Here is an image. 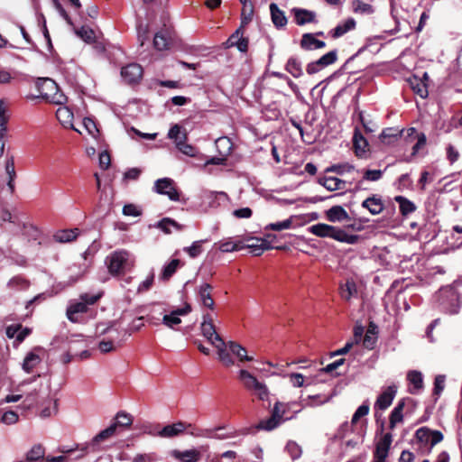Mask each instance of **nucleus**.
Returning <instances> with one entry per match:
<instances>
[{
	"label": "nucleus",
	"instance_id": "1",
	"mask_svg": "<svg viewBox=\"0 0 462 462\" xmlns=\"http://www.w3.org/2000/svg\"><path fill=\"white\" fill-rule=\"evenodd\" d=\"M202 335L217 348L218 358L222 364L227 367L235 364L231 355L226 349V343L217 333L216 327L213 324L212 316L209 313L203 315V321L200 326Z\"/></svg>",
	"mask_w": 462,
	"mask_h": 462
},
{
	"label": "nucleus",
	"instance_id": "2",
	"mask_svg": "<svg viewBox=\"0 0 462 462\" xmlns=\"http://www.w3.org/2000/svg\"><path fill=\"white\" fill-rule=\"evenodd\" d=\"M106 264L111 275L120 276L132 270L134 261L128 251L122 249L106 256Z\"/></svg>",
	"mask_w": 462,
	"mask_h": 462
},
{
	"label": "nucleus",
	"instance_id": "3",
	"mask_svg": "<svg viewBox=\"0 0 462 462\" xmlns=\"http://www.w3.org/2000/svg\"><path fill=\"white\" fill-rule=\"evenodd\" d=\"M310 232L320 237H330L337 241L348 245H355L358 242L359 236L348 234L346 230L329 226L327 224H317L310 226Z\"/></svg>",
	"mask_w": 462,
	"mask_h": 462
},
{
	"label": "nucleus",
	"instance_id": "4",
	"mask_svg": "<svg viewBox=\"0 0 462 462\" xmlns=\"http://www.w3.org/2000/svg\"><path fill=\"white\" fill-rule=\"evenodd\" d=\"M42 98L54 105H64L68 97L60 89L57 83L51 79H42L36 83Z\"/></svg>",
	"mask_w": 462,
	"mask_h": 462
},
{
	"label": "nucleus",
	"instance_id": "5",
	"mask_svg": "<svg viewBox=\"0 0 462 462\" xmlns=\"http://www.w3.org/2000/svg\"><path fill=\"white\" fill-rule=\"evenodd\" d=\"M239 380L242 382L244 387L250 391L254 395H255L259 400L265 401L268 400L269 391L266 385L261 382H259L255 376L250 374L248 371L245 369H241L239 371Z\"/></svg>",
	"mask_w": 462,
	"mask_h": 462
},
{
	"label": "nucleus",
	"instance_id": "6",
	"mask_svg": "<svg viewBox=\"0 0 462 462\" xmlns=\"http://www.w3.org/2000/svg\"><path fill=\"white\" fill-rule=\"evenodd\" d=\"M286 403L276 402L271 411V416L259 421L256 426L257 430H273L281 423L285 421L283 415L286 411Z\"/></svg>",
	"mask_w": 462,
	"mask_h": 462
},
{
	"label": "nucleus",
	"instance_id": "7",
	"mask_svg": "<svg viewBox=\"0 0 462 462\" xmlns=\"http://www.w3.org/2000/svg\"><path fill=\"white\" fill-rule=\"evenodd\" d=\"M154 190L159 194L168 196L172 201L180 200V191L175 187L174 181L170 178L157 180L154 183Z\"/></svg>",
	"mask_w": 462,
	"mask_h": 462
},
{
	"label": "nucleus",
	"instance_id": "8",
	"mask_svg": "<svg viewBox=\"0 0 462 462\" xmlns=\"http://www.w3.org/2000/svg\"><path fill=\"white\" fill-rule=\"evenodd\" d=\"M246 243H244L245 248L250 249V252L255 255H261L265 250L268 249H277V250H285V245H267L263 238H256V237H249L246 240Z\"/></svg>",
	"mask_w": 462,
	"mask_h": 462
},
{
	"label": "nucleus",
	"instance_id": "9",
	"mask_svg": "<svg viewBox=\"0 0 462 462\" xmlns=\"http://www.w3.org/2000/svg\"><path fill=\"white\" fill-rule=\"evenodd\" d=\"M143 69L138 63H130L121 69V76L129 85L137 84L143 78Z\"/></svg>",
	"mask_w": 462,
	"mask_h": 462
},
{
	"label": "nucleus",
	"instance_id": "10",
	"mask_svg": "<svg viewBox=\"0 0 462 462\" xmlns=\"http://www.w3.org/2000/svg\"><path fill=\"white\" fill-rule=\"evenodd\" d=\"M337 58V51H331L320 57L319 60L309 63L306 70L309 74H315L322 69L335 63Z\"/></svg>",
	"mask_w": 462,
	"mask_h": 462
},
{
	"label": "nucleus",
	"instance_id": "11",
	"mask_svg": "<svg viewBox=\"0 0 462 462\" xmlns=\"http://www.w3.org/2000/svg\"><path fill=\"white\" fill-rule=\"evenodd\" d=\"M397 393V386L393 384L385 388L383 393L377 397V400L374 403V408L384 411L386 410L393 402Z\"/></svg>",
	"mask_w": 462,
	"mask_h": 462
},
{
	"label": "nucleus",
	"instance_id": "12",
	"mask_svg": "<svg viewBox=\"0 0 462 462\" xmlns=\"http://www.w3.org/2000/svg\"><path fill=\"white\" fill-rule=\"evenodd\" d=\"M393 441L391 433H386L376 444L374 462H385L388 451Z\"/></svg>",
	"mask_w": 462,
	"mask_h": 462
},
{
	"label": "nucleus",
	"instance_id": "13",
	"mask_svg": "<svg viewBox=\"0 0 462 462\" xmlns=\"http://www.w3.org/2000/svg\"><path fill=\"white\" fill-rule=\"evenodd\" d=\"M213 287L209 283H203L198 289V296L201 304L210 310H214L215 301L212 298Z\"/></svg>",
	"mask_w": 462,
	"mask_h": 462
},
{
	"label": "nucleus",
	"instance_id": "14",
	"mask_svg": "<svg viewBox=\"0 0 462 462\" xmlns=\"http://www.w3.org/2000/svg\"><path fill=\"white\" fill-rule=\"evenodd\" d=\"M102 333L106 334V337L108 340H111L118 347L122 346L127 335L126 329L116 328L114 326L106 328Z\"/></svg>",
	"mask_w": 462,
	"mask_h": 462
},
{
	"label": "nucleus",
	"instance_id": "15",
	"mask_svg": "<svg viewBox=\"0 0 462 462\" xmlns=\"http://www.w3.org/2000/svg\"><path fill=\"white\" fill-rule=\"evenodd\" d=\"M407 380L410 383L409 393L411 394L419 393L423 388L422 374L417 370L409 371Z\"/></svg>",
	"mask_w": 462,
	"mask_h": 462
},
{
	"label": "nucleus",
	"instance_id": "16",
	"mask_svg": "<svg viewBox=\"0 0 462 462\" xmlns=\"http://www.w3.org/2000/svg\"><path fill=\"white\" fill-rule=\"evenodd\" d=\"M171 455L180 462H199L201 459V453L195 448L184 451L175 449Z\"/></svg>",
	"mask_w": 462,
	"mask_h": 462
},
{
	"label": "nucleus",
	"instance_id": "17",
	"mask_svg": "<svg viewBox=\"0 0 462 462\" xmlns=\"http://www.w3.org/2000/svg\"><path fill=\"white\" fill-rule=\"evenodd\" d=\"M5 169L8 176L7 186L10 192L13 194L14 192V180L16 178L14 156L13 154H6Z\"/></svg>",
	"mask_w": 462,
	"mask_h": 462
},
{
	"label": "nucleus",
	"instance_id": "18",
	"mask_svg": "<svg viewBox=\"0 0 462 462\" xmlns=\"http://www.w3.org/2000/svg\"><path fill=\"white\" fill-rule=\"evenodd\" d=\"M362 207L366 208L372 215L380 214L383 208V203L379 196L374 195L362 202Z\"/></svg>",
	"mask_w": 462,
	"mask_h": 462
},
{
	"label": "nucleus",
	"instance_id": "19",
	"mask_svg": "<svg viewBox=\"0 0 462 462\" xmlns=\"http://www.w3.org/2000/svg\"><path fill=\"white\" fill-rule=\"evenodd\" d=\"M186 429V423L178 421L171 425L164 426L162 430L159 431V436L162 438H173L182 433Z\"/></svg>",
	"mask_w": 462,
	"mask_h": 462
},
{
	"label": "nucleus",
	"instance_id": "20",
	"mask_svg": "<svg viewBox=\"0 0 462 462\" xmlns=\"http://www.w3.org/2000/svg\"><path fill=\"white\" fill-rule=\"evenodd\" d=\"M292 12L295 16V22L299 25H304L306 23H314L316 21V14L312 11L301 8H294Z\"/></svg>",
	"mask_w": 462,
	"mask_h": 462
},
{
	"label": "nucleus",
	"instance_id": "21",
	"mask_svg": "<svg viewBox=\"0 0 462 462\" xmlns=\"http://www.w3.org/2000/svg\"><path fill=\"white\" fill-rule=\"evenodd\" d=\"M330 222H342L350 220L348 213L341 206H333L326 212Z\"/></svg>",
	"mask_w": 462,
	"mask_h": 462
},
{
	"label": "nucleus",
	"instance_id": "22",
	"mask_svg": "<svg viewBox=\"0 0 462 462\" xmlns=\"http://www.w3.org/2000/svg\"><path fill=\"white\" fill-rule=\"evenodd\" d=\"M116 430V425H110L106 429L101 430L97 435H96L93 439L91 440V443L89 446L91 447L93 451H96L98 449V445L102 441L111 438L115 435Z\"/></svg>",
	"mask_w": 462,
	"mask_h": 462
},
{
	"label": "nucleus",
	"instance_id": "23",
	"mask_svg": "<svg viewBox=\"0 0 462 462\" xmlns=\"http://www.w3.org/2000/svg\"><path fill=\"white\" fill-rule=\"evenodd\" d=\"M271 17L276 28L284 27L287 24V17L285 13L281 10L274 3L270 5Z\"/></svg>",
	"mask_w": 462,
	"mask_h": 462
},
{
	"label": "nucleus",
	"instance_id": "24",
	"mask_svg": "<svg viewBox=\"0 0 462 462\" xmlns=\"http://www.w3.org/2000/svg\"><path fill=\"white\" fill-rule=\"evenodd\" d=\"M184 263H182L180 259H172L169 263L164 265L160 274V280L163 282H168L173 274L177 272L180 266H183Z\"/></svg>",
	"mask_w": 462,
	"mask_h": 462
},
{
	"label": "nucleus",
	"instance_id": "25",
	"mask_svg": "<svg viewBox=\"0 0 462 462\" xmlns=\"http://www.w3.org/2000/svg\"><path fill=\"white\" fill-rule=\"evenodd\" d=\"M301 47L306 50H317L322 49L326 46L323 41H319L314 37L311 33H306L302 36L300 42Z\"/></svg>",
	"mask_w": 462,
	"mask_h": 462
},
{
	"label": "nucleus",
	"instance_id": "26",
	"mask_svg": "<svg viewBox=\"0 0 462 462\" xmlns=\"http://www.w3.org/2000/svg\"><path fill=\"white\" fill-rule=\"evenodd\" d=\"M230 352L237 356L240 362L253 361L254 357L247 355V351L245 347L236 342L229 341L227 343Z\"/></svg>",
	"mask_w": 462,
	"mask_h": 462
},
{
	"label": "nucleus",
	"instance_id": "27",
	"mask_svg": "<svg viewBox=\"0 0 462 462\" xmlns=\"http://www.w3.org/2000/svg\"><path fill=\"white\" fill-rule=\"evenodd\" d=\"M409 83L413 91L420 97L424 98L428 96L427 84L422 79L413 76L409 79Z\"/></svg>",
	"mask_w": 462,
	"mask_h": 462
},
{
	"label": "nucleus",
	"instance_id": "28",
	"mask_svg": "<svg viewBox=\"0 0 462 462\" xmlns=\"http://www.w3.org/2000/svg\"><path fill=\"white\" fill-rule=\"evenodd\" d=\"M79 235V229H64L54 234V240L58 243H69L74 241Z\"/></svg>",
	"mask_w": 462,
	"mask_h": 462
},
{
	"label": "nucleus",
	"instance_id": "29",
	"mask_svg": "<svg viewBox=\"0 0 462 462\" xmlns=\"http://www.w3.org/2000/svg\"><path fill=\"white\" fill-rule=\"evenodd\" d=\"M171 38L168 36L167 32L160 31L155 33L153 38V46L158 51L169 49L171 45Z\"/></svg>",
	"mask_w": 462,
	"mask_h": 462
},
{
	"label": "nucleus",
	"instance_id": "30",
	"mask_svg": "<svg viewBox=\"0 0 462 462\" xmlns=\"http://www.w3.org/2000/svg\"><path fill=\"white\" fill-rule=\"evenodd\" d=\"M88 310V305L80 300L79 302L70 305L67 309V317L71 322H78V319L75 317L78 313H86Z\"/></svg>",
	"mask_w": 462,
	"mask_h": 462
},
{
	"label": "nucleus",
	"instance_id": "31",
	"mask_svg": "<svg viewBox=\"0 0 462 462\" xmlns=\"http://www.w3.org/2000/svg\"><path fill=\"white\" fill-rule=\"evenodd\" d=\"M353 143L356 155L362 156L366 152L368 143L358 130L355 131Z\"/></svg>",
	"mask_w": 462,
	"mask_h": 462
},
{
	"label": "nucleus",
	"instance_id": "32",
	"mask_svg": "<svg viewBox=\"0 0 462 462\" xmlns=\"http://www.w3.org/2000/svg\"><path fill=\"white\" fill-rule=\"evenodd\" d=\"M404 406H405V400L402 399L398 402L396 407H394V409L392 411L391 415H390V421H389V425H390L391 429H393L397 423L402 421V419H403L402 411L404 409Z\"/></svg>",
	"mask_w": 462,
	"mask_h": 462
},
{
	"label": "nucleus",
	"instance_id": "33",
	"mask_svg": "<svg viewBox=\"0 0 462 462\" xmlns=\"http://www.w3.org/2000/svg\"><path fill=\"white\" fill-rule=\"evenodd\" d=\"M215 143L220 156L226 158L233 150V143L228 137H220L216 140Z\"/></svg>",
	"mask_w": 462,
	"mask_h": 462
},
{
	"label": "nucleus",
	"instance_id": "34",
	"mask_svg": "<svg viewBox=\"0 0 462 462\" xmlns=\"http://www.w3.org/2000/svg\"><path fill=\"white\" fill-rule=\"evenodd\" d=\"M340 296L345 300H350L352 297L357 294L356 285L354 281L347 280L345 284L340 286Z\"/></svg>",
	"mask_w": 462,
	"mask_h": 462
},
{
	"label": "nucleus",
	"instance_id": "35",
	"mask_svg": "<svg viewBox=\"0 0 462 462\" xmlns=\"http://www.w3.org/2000/svg\"><path fill=\"white\" fill-rule=\"evenodd\" d=\"M356 27V21L353 18L346 19L343 23L338 24L331 32L333 38H338L353 30Z\"/></svg>",
	"mask_w": 462,
	"mask_h": 462
},
{
	"label": "nucleus",
	"instance_id": "36",
	"mask_svg": "<svg viewBox=\"0 0 462 462\" xmlns=\"http://www.w3.org/2000/svg\"><path fill=\"white\" fill-rule=\"evenodd\" d=\"M56 117L60 122V124L64 126L71 125L72 126V119L73 114L72 112L66 106L59 107L56 111Z\"/></svg>",
	"mask_w": 462,
	"mask_h": 462
},
{
	"label": "nucleus",
	"instance_id": "37",
	"mask_svg": "<svg viewBox=\"0 0 462 462\" xmlns=\"http://www.w3.org/2000/svg\"><path fill=\"white\" fill-rule=\"evenodd\" d=\"M218 249L223 253H229L234 251H239L245 248L244 242L237 241L233 242L232 240L220 241L218 244Z\"/></svg>",
	"mask_w": 462,
	"mask_h": 462
},
{
	"label": "nucleus",
	"instance_id": "38",
	"mask_svg": "<svg viewBox=\"0 0 462 462\" xmlns=\"http://www.w3.org/2000/svg\"><path fill=\"white\" fill-rule=\"evenodd\" d=\"M41 362V357L34 352H30L26 355L23 363V369L30 374L32 372L34 367Z\"/></svg>",
	"mask_w": 462,
	"mask_h": 462
},
{
	"label": "nucleus",
	"instance_id": "39",
	"mask_svg": "<svg viewBox=\"0 0 462 462\" xmlns=\"http://www.w3.org/2000/svg\"><path fill=\"white\" fill-rule=\"evenodd\" d=\"M352 9L354 13L360 14H371L374 12V7L370 4L365 3L362 0H353Z\"/></svg>",
	"mask_w": 462,
	"mask_h": 462
},
{
	"label": "nucleus",
	"instance_id": "40",
	"mask_svg": "<svg viewBox=\"0 0 462 462\" xmlns=\"http://www.w3.org/2000/svg\"><path fill=\"white\" fill-rule=\"evenodd\" d=\"M320 183L331 191L340 189L344 185V181L337 177H326L320 180Z\"/></svg>",
	"mask_w": 462,
	"mask_h": 462
},
{
	"label": "nucleus",
	"instance_id": "41",
	"mask_svg": "<svg viewBox=\"0 0 462 462\" xmlns=\"http://www.w3.org/2000/svg\"><path fill=\"white\" fill-rule=\"evenodd\" d=\"M395 200L399 203L400 211L403 216L411 214L416 208L411 201L402 196H397Z\"/></svg>",
	"mask_w": 462,
	"mask_h": 462
},
{
	"label": "nucleus",
	"instance_id": "42",
	"mask_svg": "<svg viewBox=\"0 0 462 462\" xmlns=\"http://www.w3.org/2000/svg\"><path fill=\"white\" fill-rule=\"evenodd\" d=\"M133 423V418L129 413L125 411H119L116 416V422L112 425H116L117 427L127 428Z\"/></svg>",
	"mask_w": 462,
	"mask_h": 462
},
{
	"label": "nucleus",
	"instance_id": "43",
	"mask_svg": "<svg viewBox=\"0 0 462 462\" xmlns=\"http://www.w3.org/2000/svg\"><path fill=\"white\" fill-rule=\"evenodd\" d=\"M29 282L23 276H14L8 282V287L17 290H24L29 287Z\"/></svg>",
	"mask_w": 462,
	"mask_h": 462
},
{
	"label": "nucleus",
	"instance_id": "44",
	"mask_svg": "<svg viewBox=\"0 0 462 462\" xmlns=\"http://www.w3.org/2000/svg\"><path fill=\"white\" fill-rule=\"evenodd\" d=\"M76 34L88 43L92 42L95 39L94 31L87 26H81V28L76 30Z\"/></svg>",
	"mask_w": 462,
	"mask_h": 462
},
{
	"label": "nucleus",
	"instance_id": "45",
	"mask_svg": "<svg viewBox=\"0 0 462 462\" xmlns=\"http://www.w3.org/2000/svg\"><path fill=\"white\" fill-rule=\"evenodd\" d=\"M202 243L203 241H195L192 243L190 246L184 247V252H186L191 258H196L199 256L202 251Z\"/></svg>",
	"mask_w": 462,
	"mask_h": 462
},
{
	"label": "nucleus",
	"instance_id": "46",
	"mask_svg": "<svg viewBox=\"0 0 462 462\" xmlns=\"http://www.w3.org/2000/svg\"><path fill=\"white\" fill-rule=\"evenodd\" d=\"M9 120V115H7V111L4 106V101L0 100V132L2 134H6L7 132V123Z\"/></svg>",
	"mask_w": 462,
	"mask_h": 462
},
{
	"label": "nucleus",
	"instance_id": "47",
	"mask_svg": "<svg viewBox=\"0 0 462 462\" xmlns=\"http://www.w3.org/2000/svg\"><path fill=\"white\" fill-rule=\"evenodd\" d=\"M431 430L427 427H421L415 432V438L421 443H429L430 438Z\"/></svg>",
	"mask_w": 462,
	"mask_h": 462
},
{
	"label": "nucleus",
	"instance_id": "48",
	"mask_svg": "<svg viewBox=\"0 0 462 462\" xmlns=\"http://www.w3.org/2000/svg\"><path fill=\"white\" fill-rule=\"evenodd\" d=\"M177 148L184 154L194 157L197 152V149L191 144L186 143L183 141L177 142Z\"/></svg>",
	"mask_w": 462,
	"mask_h": 462
},
{
	"label": "nucleus",
	"instance_id": "49",
	"mask_svg": "<svg viewBox=\"0 0 462 462\" xmlns=\"http://www.w3.org/2000/svg\"><path fill=\"white\" fill-rule=\"evenodd\" d=\"M123 214L127 217H139L142 215V210L134 204L129 203L123 207Z\"/></svg>",
	"mask_w": 462,
	"mask_h": 462
},
{
	"label": "nucleus",
	"instance_id": "50",
	"mask_svg": "<svg viewBox=\"0 0 462 462\" xmlns=\"http://www.w3.org/2000/svg\"><path fill=\"white\" fill-rule=\"evenodd\" d=\"M118 346L115 345L111 340H108L106 337L103 338L99 344L98 348L101 353L106 354L116 350Z\"/></svg>",
	"mask_w": 462,
	"mask_h": 462
},
{
	"label": "nucleus",
	"instance_id": "51",
	"mask_svg": "<svg viewBox=\"0 0 462 462\" xmlns=\"http://www.w3.org/2000/svg\"><path fill=\"white\" fill-rule=\"evenodd\" d=\"M162 322L165 326L173 328L174 326L181 323V319L171 312L163 316Z\"/></svg>",
	"mask_w": 462,
	"mask_h": 462
},
{
	"label": "nucleus",
	"instance_id": "52",
	"mask_svg": "<svg viewBox=\"0 0 462 462\" xmlns=\"http://www.w3.org/2000/svg\"><path fill=\"white\" fill-rule=\"evenodd\" d=\"M397 133L393 128H388L383 131V133L380 135L381 141L383 143H390L397 139Z\"/></svg>",
	"mask_w": 462,
	"mask_h": 462
},
{
	"label": "nucleus",
	"instance_id": "53",
	"mask_svg": "<svg viewBox=\"0 0 462 462\" xmlns=\"http://www.w3.org/2000/svg\"><path fill=\"white\" fill-rule=\"evenodd\" d=\"M383 176L381 170H366L364 171L363 179L368 181L379 180Z\"/></svg>",
	"mask_w": 462,
	"mask_h": 462
},
{
	"label": "nucleus",
	"instance_id": "54",
	"mask_svg": "<svg viewBox=\"0 0 462 462\" xmlns=\"http://www.w3.org/2000/svg\"><path fill=\"white\" fill-rule=\"evenodd\" d=\"M103 296V292L100 291L97 294L83 293L80 295V300H83L87 305H93Z\"/></svg>",
	"mask_w": 462,
	"mask_h": 462
},
{
	"label": "nucleus",
	"instance_id": "55",
	"mask_svg": "<svg viewBox=\"0 0 462 462\" xmlns=\"http://www.w3.org/2000/svg\"><path fill=\"white\" fill-rule=\"evenodd\" d=\"M19 416L16 412L8 411L2 415L1 421L5 424L11 425L17 422Z\"/></svg>",
	"mask_w": 462,
	"mask_h": 462
},
{
	"label": "nucleus",
	"instance_id": "56",
	"mask_svg": "<svg viewBox=\"0 0 462 462\" xmlns=\"http://www.w3.org/2000/svg\"><path fill=\"white\" fill-rule=\"evenodd\" d=\"M55 9L59 12V14L62 16V18L67 22L68 24L73 25L72 20L67 11L64 9L62 5L59 0H52Z\"/></svg>",
	"mask_w": 462,
	"mask_h": 462
},
{
	"label": "nucleus",
	"instance_id": "57",
	"mask_svg": "<svg viewBox=\"0 0 462 462\" xmlns=\"http://www.w3.org/2000/svg\"><path fill=\"white\" fill-rule=\"evenodd\" d=\"M369 412V405L362 404L357 408L352 418V423H356L361 417L367 415Z\"/></svg>",
	"mask_w": 462,
	"mask_h": 462
},
{
	"label": "nucleus",
	"instance_id": "58",
	"mask_svg": "<svg viewBox=\"0 0 462 462\" xmlns=\"http://www.w3.org/2000/svg\"><path fill=\"white\" fill-rule=\"evenodd\" d=\"M83 125L89 134L92 136H95L97 133H98V129L97 127V125L95 121L91 118L86 117L83 120Z\"/></svg>",
	"mask_w": 462,
	"mask_h": 462
},
{
	"label": "nucleus",
	"instance_id": "59",
	"mask_svg": "<svg viewBox=\"0 0 462 462\" xmlns=\"http://www.w3.org/2000/svg\"><path fill=\"white\" fill-rule=\"evenodd\" d=\"M459 158V152L455 148L454 145L448 144L447 147V159L450 163H454Z\"/></svg>",
	"mask_w": 462,
	"mask_h": 462
},
{
	"label": "nucleus",
	"instance_id": "60",
	"mask_svg": "<svg viewBox=\"0 0 462 462\" xmlns=\"http://www.w3.org/2000/svg\"><path fill=\"white\" fill-rule=\"evenodd\" d=\"M111 164V157L108 152L103 151L99 153V166L103 170L108 169Z\"/></svg>",
	"mask_w": 462,
	"mask_h": 462
},
{
	"label": "nucleus",
	"instance_id": "61",
	"mask_svg": "<svg viewBox=\"0 0 462 462\" xmlns=\"http://www.w3.org/2000/svg\"><path fill=\"white\" fill-rule=\"evenodd\" d=\"M375 341L376 337L372 333V331L368 329L363 340L364 346L368 349H372L374 346Z\"/></svg>",
	"mask_w": 462,
	"mask_h": 462
},
{
	"label": "nucleus",
	"instance_id": "62",
	"mask_svg": "<svg viewBox=\"0 0 462 462\" xmlns=\"http://www.w3.org/2000/svg\"><path fill=\"white\" fill-rule=\"evenodd\" d=\"M289 228V218L284 219L282 222L273 223L266 226L265 229H271L273 231H282Z\"/></svg>",
	"mask_w": 462,
	"mask_h": 462
},
{
	"label": "nucleus",
	"instance_id": "63",
	"mask_svg": "<svg viewBox=\"0 0 462 462\" xmlns=\"http://www.w3.org/2000/svg\"><path fill=\"white\" fill-rule=\"evenodd\" d=\"M417 143L414 144L413 148H412V153L415 154L417 153L420 149H421L422 147L425 146L426 144V135L425 134L423 133H420L417 134Z\"/></svg>",
	"mask_w": 462,
	"mask_h": 462
},
{
	"label": "nucleus",
	"instance_id": "64",
	"mask_svg": "<svg viewBox=\"0 0 462 462\" xmlns=\"http://www.w3.org/2000/svg\"><path fill=\"white\" fill-rule=\"evenodd\" d=\"M141 172L142 171L138 168H131L125 172L124 178L125 180H135L140 177Z\"/></svg>",
	"mask_w": 462,
	"mask_h": 462
}]
</instances>
